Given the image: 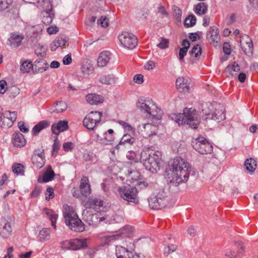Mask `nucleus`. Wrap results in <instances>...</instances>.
I'll return each instance as SVG.
<instances>
[{"label":"nucleus","instance_id":"obj_53","mask_svg":"<svg viewBox=\"0 0 258 258\" xmlns=\"http://www.w3.org/2000/svg\"><path fill=\"white\" fill-rule=\"evenodd\" d=\"M98 23L100 24L102 27H106L108 26V20L106 17L102 16L99 20H98Z\"/></svg>","mask_w":258,"mask_h":258},{"label":"nucleus","instance_id":"obj_33","mask_svg":"<svg viewBox=\"0 0 258 258\" xmlns=\"http://www.w3.org/2000/svg\"><path fill=\"white\" fill-rule=\"evenodd\" d=\"M244 166L247 171L249 173H252L256 169L257 164L256 161L253 158L247 159L244 163Z\"/></svg>","mask_w":258,"mask_h":258},{"label":"nucleus","instance_id":"obj_27","mask_svg":"<svg viewBox=\"0 0 258 258\" xmlns=\"http://www.w3.org/2000/svg\"><path fill=\"white\" fill-rule=\"evenodd\" d=\"M114 131L112 129H109L104 134L103 138L100 140L102 143L105 145H111L114 141Z\"/></svg>","mask_w":258,"mask_h":258},{"label":"nucleus","instance_id":"obj_63","mask_svg":"<svg viewBox=\"0 0 258 258\" xmlns=\"http://www.w3.org/2000/svg\"><path fill=\"white\" fill-rule=\"evenodd\" d=\"M157 46L161 49H165L168 47V41L163 39Z\"/></svg>","mask_w":258,"mask_h":258},{"label":"nucleus","instance_id":"obj_38","mask_svg":"<svg viewBox=\"0 0 258 258\" xmlns=\"http://www.w3.org/2000/svg\"><path fill=\"white\" fill-rule=\"evenodd\" d=\"M172 10L173 11V16L175 21L177 23H180L181 21L182 15L181 10L178 7L175 5H173L172 6Z\"/></svg>","mask_w":258,"mask_h":258},{"label":"nucleus","instance_id":"obj_50","mask_svg":"<svg viewBox=\"0 0 258 258\" xmlns=\"http://www.w3.org/2000/svg\"><path fill=\"white\" fill-rule=\"evenodd\" d=\"M189 53L194 56L195 57H197L200 55L202 53V48L199 45H195L189 51Z\"/></svg>","mask_w":258,"mask_h":258},{"label":"nucleus","instance_id":"obj_17","mask_svg":"<svg viewBox=\"0 0 258 258\" xmlns=\"http://www.w3.org/2000/svg\"><path fill=\"white\" fill-rule=\"evenodd\" d=\"M68 128V123L66 120H60L52 125L51 131L53 134L58 135L60 132L67 131Z\"/></svg>","mask_w":258,"mask_h":258},{"label":"nucleus","instance_id":"obj_51","mask_svg":"<svg viewBox=\"0 0 258 258\" xmlns=\"http://www.w3.org/2000/svg\"><path fill=\"white\" fill-rule=\"evenodd\" d=\"M3 114L4 115L5 117L14 121L17 119V114L15 111L11 112L10 111L6 110Z\"/></svg>","mask_w":258,"mask_h":258},{"label":"nucleus","instance_id":"obj_62","mask_svg":"<svg viewBox=\"0 0 258 258\" xmlns=\"http://www.w3.org/2000/svg\"><path fill=\"white\" fill-rule=\"evenodd\" d=\"M19 128L20 130L24 133H26L29 131V129L27 127L24 123L22 121H20L18 124Z\"/></svg>","mask_w":258,"mask_h":258},{"label":"nucleus","instance_id":"obj_16","mask_svg":"<svg viewBox=\"0 0 258 258\" xmlns=\"http://www.w3.org/2000/svg\"><path fill=\"white\" fill-rule=\"evenodd\" d=\"M206 38L211 43H218L220 40L218 29L215 26L210 27L207 31Z\"/></svg>","mask_w":258,"mask_h":258},{"label":"nucleus","instance_id":"obj_24","mask_svg":"<svg viewBox=\"0 0 258 258\" xmlns=\"http://www.w3.org/2000/svg\"><path fill=\"white\" fill-rule=\"evenodd\" d=\"M13 145L16 147H24L26 144V141L24 136L20 133H16L13 135Z\"/></svg>","mask_w":258,"mask_h":258},{"label":"nucleus","instance_id":"obj_29","mask_svg":"<svg viewBox=\"0 0 258 258\" xmlns=\"http://www.w3.org/2000/svg\"><path fill=\"white\" fill-rule=\"evenodd\" d=\"M50 125L49 121L47 120H42L35 125L32 130V133L33 135H37L43 129L48 127Z\"/></svg>","mask_w":258,"mask_h":258},{"label":"nucleus","instance_id":"obj_56","mask_svg":"<svg viewBox=\"0 0 258 258\" xmlns=\"http://www.w3.org/2000/svg\"><path fill=\"white\" fill-rule=\"evenodd\" d=\"M59 149V142L57 138H56L54 141L52 146V154L55 152L56 153L58 152Z\"/></svg>","mask_w":258,"mask_h":258},{"label":"nucleus","instance_id":"obj_64","mask_svg":"<svg viewBox=\"0 0 258 258\" xmlns=\"http://www.w3.org/2000/svg\"><path fill=\"white\" fill-rule=\"evenodd\" d=\"M225 256L227 258H236L237 255L235 251L230 250L225 253Z\"/></svg>","mask_w":258,"mask_h":258},{"label":"nucleus","instance_id":"obj_5","mask_svg":"<svg viewBox=\"0 0 258 258\" xmlns=\"http://www.w3.org/2000/svg\"><path fill=\"white\" fill-rule=\"evenodd\" d=\"M138 107L153 118L158 119L161 118L160 109L154 104L150 99L140 98L138 103Z\"/></svg>","mask_w":258,"mask_h":258},{"label":"nucleus","instance_id":"obj_35","mask_svg":"<svg viewBox=\"0 0 258 258\" xmlns=\"http://www.w3.org/2000/svg\"><path fill=\"white\" fill-rule=\"evenodd\" d=\"M44 211L47 217L51 221L52 226L54 229L56 228V221L58 217V215L52 210L45 208Z\"/></svg>","mask_w":258,"mask_h":258},{"label":"nucleus","instance_id":"obj_6","mask_svg":"<svg viewBox=\"0 0 258 258\" xmlns=\"http://www.w3.org/2000/svg\"><path fill=\"white\" fill-rule=\"evenodd\" d=\"M168 195V192L166 191L165 189H160L155 196L151 197L149 199V206L154 210H159L165 207L169 200Z\"/></svg>","mask_w":258,"mask_h":258},{"label":"nucleus","instance_id":"obj_54","mask_svg":"<svg viewBox=\"0 0 258 258\" xmlns=\"http://www.w3.org/2000/svg\"><path fill=\"white\" fill-rule=\"evenodd\" d=\"M188 49L185 47H182L180 48L179 52V59L182 62L184 60V57L186 55Z\"/></svg>","mask_w":258,"mask_h":258},{"label":"nucleus","instance_id":"obj_61","mask_svg":"<svg viewBox=\"0 0 258 258\" xmlns=\"http://www.w3.org/2000/svg\"><path fill=\"white\" fill-rule=\"evenodd\" d=\"M134 81L139 84H141L143 82V76L141 74H137L134 77Z\"/></svg>","mask_w":258,"mask_h":258},{"label":"nucleus","instance_id":"obj_23","mask_svg":"<svg viewBox=\"0 0 258 258\" xmlns=\"http://www.w3.org/2000/svg\"><path fill=\"white\" fill-rule=\"evenodd\" d=\"M209 117H210V119L219 122L226 118L225 110L222 109H215L214 112H212V115Z\"/></svg>","mask_w":258,"mask_h":258},{"label":"nucleus","instance_id":"obj_52","mask_svg":"<svg viewBox=\"0 0 258 258\" xmlns=\"http://www.w3.org/2000/svg\"><path fill=\"white\" fill-rule=\"evenodd\" d=\"M240 70V67L237 63L234 62L232 65H228L226 69L227 72L230 73L231 71L234 72H238Z\"/></svg>","mask_w":258,"mask_h":258},{"label":"nucleus","instance_id":"obj_58","mask_svg":"<svg viewBox=\"0 0 258 258\" xmlns=\"http://www.w3.org/2000/svg\"><path fill=\"white\" fill-rule=\"evenodd\" d=\"M62 147L65 151H69L74 148V145L72 142H65L63 143Z\"/></svg>","mask_w":258,"mask_h":258},{"label":"nucleus","instance_id":"obj_36","mask_svg":"<svg viewBox=\"0 0 258 258\" xmlns=\"http://www.w3.org/2000/svg\"><path fill=\"white\" fill-rule=\"evenodd\" d=\"M81 71L84 76H89L93 72L94 68L90 62L86 61L83 63Z\"/></svg>","mask_w":258,"mask_h":258},{"label":"nucleus","instance_id":"obj_34","mask_svg":"<svg viewBox=\"0 0 258 258\" xmlns=\"http://www.w3.org/2000/svg\"><path fill=\"white\" fill-rule=\"evenodd\" d=\"M135 141V139L134 138H132L130 135L125 134L121 138L119 143L116 146V148L118 149L119 146L122 145H132Z\"/></svg>","mask_w":258,"mask_h":258},{"label":"nucleus","instance_id":"obj_22","mask_svg":"<svg viewBox=\"0 0 258 258\" xmlns=\"http://www.w3.org/2000/svg\"><path fill=\"white\" fill-rule=\"evenodd\" d=\"M54 176V172L50 165L47 166L45 172L42 177H39L38 182L39 183L47 182L52 180Z\"/></svg>","mask_w":258,"mask_h":258},{"label":"nucleus","instance_id":"obj_47","mask_svg":"<svg viewBox=\"0 0 258 258\" xmlns=\"http://www.w3.org/2000/svg\"><path fill=\"white\" fill-rule=\"evenodd\" d=\"M13 171L17 174H22L23 175L24 173V166L19 163H16L13 165Z\"/></svg>","mask_w":258,"mask_h":258},{"label":"nucleus","instance_id":"obj_41","mask_svg":"<svg viewBox=\"0 0 258 258\" xmlns=\"http://www.w3.org/2000/svg\"><path fill=\"white\" fill-rule=\"evenodd\" d=\"M196 23V17L193 15H189L184 21V25L185 27L188 28L194 26Z\"/></svg>","mask_w":258,"mask_h":258},{"label":"nucleus","instance_id":"obj_2","mask_svg":"<svg viewBox=\"0 0 258 258\" xmlns=\"http://www.w3.org/2000/svg\"><path fill=\"white\" fill-rule=\"evenodd\" d=\"M169 117L179 125L186 124L194 129L198 128L200 123L195 110L191 108H184L182 113H171Z\"/></svg>","mask_w":258,"mask_h":258},{"label":"nucleus","instance_id":"obj_9","mask_svg":"<svg viewBox=\"0 0 258 258\" xmlns=\"http://www.w3.org/2000/svg\"><path fill=\"white\" fill-rule=\"evenodd\" d=\"M102 113L92 111L86 116L83 120V124L89 130L93 131L100 122Z\"/></svg>","mask_w":258,"mask_h":258},{"label":"nucleus","instance_id":"obj_30","mask_svg":"<svg viewBox=\"0 0 258 258\" xmlns=\"http://www.w3.org/2000/svg\"><path fill=\"white\" fill-rule=\"evenodd\" d=\"M33 65V68L35 70V71H38V72H43L46 70V68H48V67H43V66H47L48 64L46 61L43 59L36 60Z\"/></svg>","mask_w":258,"mask_h":258},{"label":"nucleus","instance_id":"obj_25","mask_svg":"<svg viewBox=\"0 0 258 258\" xmlns=\"http://www.w3.org/2000/svg\"><path fill=\"white\" fill-rule=\"evenodd\" d=\"M86 99L87 102L91 105L98 104L102 103L104 100L103 97L102 96L95 94H89L87 95Z\"/></svg>","mask_w":258,"mask_h":258},{"label":"nucleus","instance_id":"obj_31","mask_svg":"<svg viewBox=\"0 0 258 258\" xmlns=\"http://www.w3.org/2000/svg\"><path fill=\"white\" fill-rule=\"evenodd\" d=\"M31 160L34 166L37 169H40L45 164V156L32 155Z\"/></svg>","mask_w":258,"mask_h":258},{"label":"nucleus","instance_id":"obj_18","mask_svg":"<svg viewBox=\"0 0 258 258\" xmlns=\"http://www.w3.org/2000/svg\"><path fill=\"white\" fill-rule=\"evenodd\" d=\"M199 109L201 110V113L202 115L206 116L205 119H210L209 116L212 115V112H214L215 109L212 104L207 102L200 104Z\"/></svg>","mask_w":258,"mask_h":258},{"label":"nucleus","instance_id":"obj_7","mask_svg":"<svg viewBox=\"0 0 258 258\" xmlns=\"http://www.w3.org/2000/svg\"><path fill=\"white\" fill-rule=\"evenodd\" d=\"M118 191L120 197L128 203H133L135 204L138 203L137 189L136 187L127 184L119 187Z\"/></svg>","mask_w":258,"mask_h":258},{"label":"nucleus","instance_id":"obj_32","mask_svg":"<svg viewBox=\"0 0 258 258\" xmlns=\"http://www.w3.org/2000/svg\"><path fill=\"white\" fill-rule=\"evenodd\" d=\"M12 232L11 224L9 222L5 223L4 225L1 230L0 235L3 238H8Z\"/></svg>","mask_w":258,"mask_h":258},{"label":"nucleus","instance_id":"obj_26","mask_svg":"<svg viewBox=\"0 0 258 258\" xmlns=\"http://www.w3.org/2000/svg\"><path fill=\"white\" fill-rule=\"evenodd\" d=\"M110 53L107 51L101 52L97 61V65L99 67H103L105 66L110 60Z\"/></svg>","mask_w":258,"mask_h":258},{"label":"nucleus","instance_id":"obj_45","mask_svg":"<svg viewBox=\"0 0 258 258\" xmlns=\"http://www.w3.org/2000/svg\"><path fill=\"white\" fill-rule=\"evenodd\" d=\"M133 231V227L130 225H125L119 229V233L118 235H125V236H128L132 233Z\"/></svg>","mask_w":258,"mask_h":258},{"label":"nucleus","instance_id":"obj_19","mask_svg":"<svg viewBox=\"0 0 258 258\" xmlns=\"http://www.w3.org/2000/svg\"><path fill=\"white\" fill-rule=\"evenodd\" d=\"M80 189L81 194L87 197L91 193V187L87 177L83 176L81 180Z\"/></svg>","mask_w":258,"mask_h":258},{"label":"nucleus","instance_id":"obj_44","mask_svg":"<svg viewBox=\"0 0 258 258\" xmlns=\"http://www.w3.org/2000/svg\"><path fill=\"white\" fill-rule=\"evenodd\" d=\"M0 118L2 122V126L4 128H8L11 127L14 122V121L10 120L5 117L3 114H2Z\"/></svg>","mask_w":258,"mask_h":258},{"label":"nucleus","instance_id":"obj_12","mask_svg":"<svg viewBox=\"0 0 258 258\" xmlns=\"http://www.w3.org/2000/svg\"><path fill=\"white\" fill-rule=\"evenodd\" d=\"M83 217L84 220L89 225L95 226L106 218L104 216H101L99 213H92L88 210L83 211Z\"/></svg>","mask_w":258,"mask_h":258},{"label":"nucleus","instance_id":"obj_49","mask_svg":"<svg viewBox=\"0 0 258 258\" xmlns=\"http://www.w3.org/2000/svg\"><path fill=\"white\" fill-rule=\"evenodd\" d=\"M68 41V38L67 37L62 36L59 37L54 40V42L56 43V45L58 47H63L64 46L66 43Z\"/></svg>","mask_w":258,"mask_h":258},{"label":"nucleus","instance_id":"obj_55","mask_svg":"<svg viewBox=\"0 0 258 258\" xmlns=\"http://www.w3.org/2000/svg\"><path fill=\"white\" fill-rule=\"evenodd\" d=\"M41 191V188L39 186H35L34 189L32 191L30 196L32 198H35L39 196Z\"/></svg>","mask_w":258,"mask_h":258},{"label":"nucleus","instance_id":"obj_37","mask_svg":"<svg viewBox=\"0 0 258 258\" xmlns=\"http://www.w3.org/2000/svg\"><path fill=\"white\" fill-rule=\"evenodd\" d=\"M67 104L64 101H59L56 103L54 106V109L51 111V112H56L60 113L64 110L67 108Z\"/></svg>","mask_w":258,"mask_h":258},{"label":"nucleus","instance_id":"obj_20","mask_svg":"<svg viewBox=\"0 0 258 258\" xmlns=\"http://www.w3.org/2000/svg\"><path fill=\"white\" fill-rule=\"evenodd\" d=\"M115 254L117 258H133L134 255L131 251L121 246H116Z\"/></svg>","mask_w":258,"mask_h":258},{"label":"nucleus","instance_id":"obj_14","mask_svg":"<svg viewBox=\"0 0 258 258\" xmlns=\"http://www.w3.org/2000/svg\"><path fill=\"white\" fill-rule=\"evenodd\" d=\"M190 80L188 77H178L176 81V87L180 92L187 93L190 90Z\"/></svg>","mask_w":258,"mask_h":258},{"label":"nucleus","instance_id":"obj_46","mask_svg":"<svg viewBox=\"0 0 258 258\" xmlns=\"http://www.w3.org/2000/svg\"><path fill=\"white\" fill-rule=\"evenodd\" d=\"M50 237L49 232L48 230L43 229L41 230L38 235L39 240L43 241L47 239H49Z\"/></svg>","mask_w":258,"mask_h":258},{"label":"nucleus","instance_id":"obj_13","mask_svg":"<svg viewBox=\"0 0 258 258\" xmlns=\"http://www.w3.org/2000/svg\"><path fill=\"white\" fill-rule=\"evenodd\" d=\"M138 131L143 137L147 138L156 134L157 127L151 123L143 124L138 126Z\"/></svg>","mask_w":258,"mask_h":258},{"label":"nucleus","instance_id":"obj_8","mask_svg":"<svg viewBox=\"0 0 258 258\" xmlns=\"http://www.w3.org/2000/svg\"><path fill=\"white\" fill-rule=\"evenodd\" d=\"M191 145L192 147L201 154H209L213 150L212 145L202 137L193 139Z\"/></svg>","mask_w":258,"mask_h":258},{"label":"nucleus","instance_id":"obj_1","mask_svg":"<svg viewBox=\"0 0 258 258\" xmlns=\"http://www.w3.org/2000/svg\"><path fill=\"white\" fill-rule=\"evenodd\" d=\"M190 168L189 163L179 157L171 160L165 170L167 181L175 186L186 182L189 177Z\"/></svg>","mask_w":258,"mask_h":258},{"label":"nucleus","instance_id":"obj_57","mask_svg":"<svg viewBox=\"0 0 258 258\" xmlns=\"http://www.w3.org/2000/svg\"><path fill=\"white\" fill-rule=\"evenodd\" d=\"M7 84L6 81L2 80L0 81V93L4 94L7 89Z\"/></svg>","mask_w":258,"mask_h":258},{"label":"nucleus","instance_id":"obj_42","mask_svg":"<svg viewBox=\"0 0 258 258\" xmlns=\"http://www.w3.org/2000/svg\"><path fill=\"white\" fill-rule=\"evenodd\" d=\"M33 69V65L31 61H25L20 66V70L23 73H28Z\"/></svg>","mask_w":258,"mask_h":258},{"label":"nucleus","instance_id":"obj_11","mask_svg":"<svg viewBox=\"0 0 258 258\" xmlns=\"http://www.w3.org/2000/svg\"><path fill=\"white\" fill-rule=\"evenodd\" d=\"M118 39L121 44L128 49L135 48L138 43L137 38L132 33L124 32L118 36Z\"/></svg>","mask_w":258,"mask_h":258},{"label":"nucleus","instance_id":"obj_39","mask_svg":"<svg viewBox=\"0 0 258 258\" xmlns=\"http://www.w3.org/2000/svg\"><path fill=\"white\" fill-rule=\"evenodd\" d=\"M88 205V208L96 209L97 207H102L103 206V202L97 198H94L89 200Z\"/></svg>","mask_w":258,"mask_h":258},{"label":"nucleus","instance_id":"obj_43","mask_svg":"<svg viewBox=\"0 0 258 258\" xmlns=\"http://www.w3.org/2000/svg\"><path fill=\"white\" fill-rule=\"evenodd\" d=\"M207 11V6L204 3H201L198 4L196 7L195 12L197 15L205 14Z\"/></svg>","mask_w":258,"mask_h":258},{"label":"nucleus","instance_id":"obj_28","mask_svg":"<svg viewBox=\"0 0 258 258\" xmlns=\"http://www.w3.org/2000/svg\"><path fill=\"white\" fill-rule=\"evenodd\" d=\"M99 82L104 85H112L115 82V77L113 74L103 75L99 78Z\"/></svg>","mask_w":258,"mask_h":258},{"label":"nucleus","instance_id":"obj_10","mask_svg":"<svg viewBox=\"0 0 258 258\" xmlns=\"http://www.w3.org/2000/svg\"><path fill=\"white\" fill-rule=\"evenodd\" d=\"M61 244L63 249L74 250L85 248L87 247L86 239H75L72 240L63 241L61 242Z\"/></svg>","mask_w":258,"mask_h":258},{"label":"nucleus","instance_id":"obj_59","mask_svg":"<svg viewBox=\"0 0 258 258\" xmlns=\"http://www.w3.org/2000/svg\"><path fill=\"white\" fill-rule=\"evenodd\" d=\"M118 123L121 125L124 129L128 131H132L133 127L128 123L123 120H119Z\"/></svg>","mask_w":258,"mask_h":258},{"label":"nucleus","instance_id":"obj_3","mask_svg":"<svg viewBox=\"0 0 258 258\" xmlns=\"http://www.w3.org/2000/svg\"><path fill=\"white\" fill-rule=\"evenodd\" d=\"M162 154L157 151L149 153L143 151L141 153L140 160L145 168L152 173L157 172L160 170L161 165L163 162Z\"/></svg>","mask_w":258,"mask_h":258},{"label":"nucleus","instance_id":"obj_60","mask_svg":"<svg viewBox=\"0 0 258 258\" xmlns=\"http://www.w3.org/2000/svg\"><path fill=\"white\" fill-rule=\"evenodd\" d=\"M46 192H48V196H46L45 199L47 201H49L50 199H52L54 197L53 189L51 187H48L46 189Z\"/></svg>","mask_w":258,"mask_h":258},{"label":"nucleus","instance_id":"obj_40","mask_svg":"<svg viewBox=\"0 0 258 258\" xmlns=\"http://www.w3.org/2000/svg\"><path fill=\"white\" fill-rule=\"evenodd\" d=\"M124 173L126 175L130 177L132 180H138L140 174L136 170L132 169L131 168L124 169Z\"/></svg>","mask_w":258,"mask_h":258},{"label":"nucleus","instance_id":"obj_21","mask_svg":"<svg viewBox=\"0 0 258 258\" xmlns=\"http://www.w3.org/2000/svg\"><path fill=\"white\" fill-rule=\"evenodd\" d=\"M24 39L23 35L16 33H13L11 35L10 38L9 39V44L13 47H17L19 46Z\"/></svg>","mask_w":258,"mask_h":258},{"label":"nucleus","instance_id":"obj_48","mask_svg":"<svg viewBox=\"0 0 258 258\" xmlns=\"http://www.w3.org/2000/svg\"><path fill=\"white\" fill-rule=\"evenodd\" d=\"M13 0H0V12L4 11L9 8Z\"/></svg>","mask_w":258,"mask_h":258},{"label":"nucleus","instance_id":"obj_4","mask_svg":"<svg viewBox=\"0 0 258 258\" xmlns=\"http://www.w3.org/2000/svg\"><path fill=\"white\" fill-rule=\"evenodd\" d=\"M63 214L66 224L71 230L79 232L85 230V225L79 218L72 207L64 205Z\"/></svg>","mask_w":258,"mask_h":258},{"label":"nucleus","instance_id":"obj_15","mask_svg":"<svg viewBox=\"0 0 258 258\" xmlns=\"http://www.w3.org/2000/svg\"><path fill=\"white\" fill-rule=\"evenodd\" d=\"M42 1L44 5L45 4H47V7L43 14L42 21L44 24L48 25L52 22L54 17V14L52 12V6L49 0H42Z\"/></svg>","mask_w":258,"mask_h":258}]
</instances>
